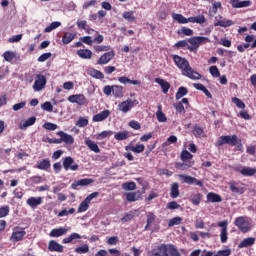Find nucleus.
Instances as JSON below:
<instances>
[{
    "label": "nucleus",
    "mask_w": 256,
    "mask_h": 256,
    "mask_svg": "<svg viewBox=\"0 0 256 256\" xmlns=\"http://www.w3.org/2000/svg\"><path fill=\"white\" fill-rule=\"evenodd\" d=\"M51 167V161L49 159H43L37 164V169H40L41 171H47Z\"/></svg>",
    "instance_id": "36"
},
{
    "label": "nucleus",
    "mask_w": 256,
    "mask_h": 256,
    "mask_svg": "<svg viewBox=\"0 0 256 256\" xmlns=\"http://www.w3.org/2000/svg\"><path fill=\"white\" fill-rule=\"evenodd\" d=\"M241 143V140L237 135L232 136H221L220 139L216 142L217 147H221V145H231L235 147Z\"/></svg>",
    "instance_id": "3"
},
{
    "label": "nucleus",
    "mask_w": 256,
    "mask_h": 256,
    "mask_svg": "<svg viewBox=\"0 0 256 256\" xmlns=\"http://www.w3.org/2000/svg\"><path fill=\"white\" fill-rule=\"evenodd\" d=\"M179 179L182 183H186L187 185H197L198 187H203V182L201 180H197V178L185 174L178 175Z\"/></svg>",
    "instance_id": "6"
},
{
    "label": "nucleus",
    "mask_w": 256,
    "mask_h": 256,
    "mask_svg": "<svg viewBox=\"0 0 256 256\" xmlns=\"http://www.w3.org/2000/svg\"><path fill=\"white\" fill-rule=\"evenodd\" d=\"M223 5L221 4V2H214L212 4V8L210 9V15H217V11L218 9H222Z\"/></svg>",
    "instance_id": "48"
},
{
    "label": "nucleus",
    "mask_w": 256,
    "mask_h": 256,
    "mask_svg": "<svg viewBox=\"0 0 256 256\" xmlns=\"http://www.w3.org/2000/svg\"><path fill=\"white\" fill-rule=\"evenodd\" d=\"M232 101L236 104V107H238V109H245V103H243L241 99L234 97L232 98Z\"/></svg>",
    "instance_id": "63"
},
{
    "label": "nucleus",
    "mask_w": 256,
    "mask_h": 256,
    "mask_svg": "<svg viewBox=\"0 0 256 256\" xmlns=\"http://www.w3.org/2000/svg\"><path fill=\"white\" fill-rule=\"evenodd\" d=\"M61 27V22L55 21L52 22L48 27L45 28V33H51V31Z\"/></svg>",
    "instance_id": "47"
},
{
    "label": "nucleus",
    "mask_w": 256,
    "mask_h": 256,
    "mask_svg": "<svg viewBox=\"0 0 256 256\" xmlns=\"http://www.w3.org/2000/svg\"><path fill=\"white\" fill-rule=\"evenodd\" d=\"M234 225L238 227V229L242 233H249L251 231V220L247 217L240 216L235 219Z\"/></svg>",
    "instance_id": "2"
},
{
    "label": "nucleus",
    "mask_w": 256,
    "mask_h": 256,
    "mask_svg": "<svg viewBox=\"0 0 256 256\" xmlns=\"http://www.w3.org/2000/svg\"><path fill=\"white\" fill-rule=\"evenodd\" d=\"M156 117L159 123H167V116H165V113H163V107L161 106V104L158 105Z\"/></svg>",
    "instance_id": "31"
},
{
    "label": "nucleus",
    "mask_w": 256,
    "mask_h": 256,
    "mask_svg": "<svg viewBox=\"0 0 256 256\" xmlns=\"http://www.w3.org/2000/svg\"><path fill=\"white\" fill-rule=\"evenodd\" d=\"M112 93L116 97H123V86L113 85Z\"/></svg>",
    "instance_id": "43"
},
{
    "label": "nucleus",
    "mask_w": 256,
    "mask_h": 256,
    "mask_svg": "<svg viewBox=\"0 0 256 256\" xmlns=\"http://www.w3.org/2000/svg\"><path fill=\"white\" fill-rule=\"evenodd\" d=\"M45 85H47V78L41 74H38L33 84L34 91H43Z\"/></svg>",
    "instance_id": "10"
},
{
    "label": "nucleus",
    "mask_w": 256,
    "mask_h": 256,
    "mask_svg": "<svg viewBox=\"0 0 256 256\" xmlns=\"http://www.w3.org/2000/svg\"><path fill=\"white\" fill-rule=\"evenodd\" d=\"M99 197V192H93L89 194L84 201H82L78 207V213H85L89 209V205H91V201L93 199H97Z\"/></svg>",
    "instance_id": "5"
},
{
    "label": "nucleus",
    "mask_w": 256,
    "mask_h": 256,
    "mask_svg": "<svg viewBox=\"0 0 256 256\" xmlns=\"http://www.w3.org/2000/svg\"><path fill=\"white\" fill-rule=\"evenodd\" d=\"M188 43L191 45V47H188V49L190 51H195V49H199V45L211 43V40L208 37L194 36L188 39Z\"/></svg>",
    "instance_id": "4"
},
{
    "label": "nucleus",
    "mask_w": 256,
    "mask_h": 256,
    "mask_svg": "<svg viewBox=\"0 0 256 256\" xmlns=\"http://www.w3.org/2000/svg\"><path fill=\"white\" fill-rule=\"evenodd\" d=\"M69 231V228L67 227H60V228H54L50 231V237H63V235H67V232Z\"/></svg>",
    "instance_id": "20"
},
{
    "label": "nucleus",
    "mask_w": 256,
    "mask_h": 256,
    "mask_svg": "<svg viewBox=\"0 0 256 256\" xmlns=\"http://www.w3.org/2000/svg\"><path fill=\"white\" fill-rule=\"evenodd\" d=\"M172 19L180 25H187V18L182 14L172 13Z\"/></svg>",
    "instance_id": "35"
},
{
    "label": "nucleus",
    "mask_w": 256,
    "mask_h": 256,
    "mask_svg": "<svg viewBox=\"0 0 256 256\" xmlns=\"http://www.w3.org/2000/svg\"><path fill=\"white\" fill-rule=\"evenodd\" d=\"M57 136L60 137L61 141H63V143L66 145H73V143H75V138L63 131L57 132Z\"/></svg>",
    "instance_id": "18"
},
{
    "label": "nucleus",
    "mask_w": 256,
    "mask_h": 256,
    "mask_svg": "<svg viewBox=\"0 0 256 256\" xmlns=\"http://www.w3.org/2000/svg\"><path fill=\"white\" fill-rule=\"evenodd\" d=\"M251 245H255V238L253 237L243 239L238 247L239 249H245V247H251Z\"/></svg>",
    "instance_id": "27"
},
{
    "label": "nucleus",
    "mask_w": 256,
    "mask_h": 256,
    "mask_svg": "<svg viewBox=\"0 0 256 256\" xmlns=\"http://www.w3.org/2000/svg\"><path fill=\"white\" fill-rule=\"evenodd\" d=\"M245 41L246 43H252L251 44V49H256V39H255V36L253 35H248L245 37Z\"/></svg>",
    "instance_id": "53"
},
{
    "label": "nucleus",
    "mask_w": 256,
    "mask_h": 256,
    "mask_svg": "<svg viewBox=\"0 0 256 256\" xmlns=\"http://www.w3.org/2000/svg\"><path fill=\"white\" fill-rule=\"evenodd\" d=\"M138 103L139 102H137V100L127 99L126 101H123L118 105V109L122 113H129V110L133 109V107H135V105H137Z\"/></svg>",
    "instance_id": "8"
},
{
    "label": "nucleus",
    "mask_w": 256,
    "mask_h": 256,
    "mask_svg": "<svg viewBox=\"0 0 256 256\" xmlns=\"http://www.w3.org/2000/svg\"><path fill=\"white\" fill-rule=\"evenodd\" d=\"M76 34L73 32H65L63 37H62V43L64 45H69L73 39H75Z\"/></svg>",
    "instance_id": "32"
},
{
    "label": "nucleus",
    "mask_w": 256,
    "mask_h": 256,
    "mask_svg": "<svg viewBox=\"0 0 256 256\" xmlns=\"http://www.w3.org/2000/svg\"><path fill=\"white\" fill-rule=\"evenodd\" d=\"M126 199L130 203H134L135 201H139V199H141V192L137 191V192L126 193Z\"/></svg>",
    "instance_id": "26"
},
{
    "label": "nucleus",
    "mask_w": 256,
    "mask_h": 256,
    "mask_svg": "<svg viewBox=\"0 0 256 256\" xmlns=\"http://www.w3.org/2000/svg\"><path fill=\"white\" fill-rule=\"evenodd\" d=\"M27 235V232H25V229L23 228H14L12 235L10 237V241L12 243H17L19 241H23V238Z\"/></svg>",
    "instance_id": "7"
},
{
    "label": "nucleus",
    "mask_w": 256,
    "mask_h": 256,
    "mask_svg": "<svg viewBox=\"0 0 256 256\" xmlns=\"http://www.w3.org/2000/svg\"><path fill=\"white\" fill-rule=\"evenodd\" d=\"M76 125H77V127H87L89 125V120L81 117L78 119Z\"/></svg>",
    "instance_id": "61"
},
{
    "label": "nucleus",
    "mask_w": 256,
    "mask_h": 256,
    "mask_svg": "<svg viewBox=\"0 0 256 256\" xmlns=\"http://www.w3.org/2000/svg\"><path fill=\"white\" fill-rule=\"evenodd\" d=\"M94 50H95L97 53H101V52H105V51H110V50H111V46H105V45H102V46H94Z\"/></svg>",
    "instance_id": "62"
},
{
    "label": "nucleus",
    "mask_w": 256,
    "mask_h": 256,
    "mask_svg": "<svg viewBox=\"0 0 256 256\" xmlns=\"http://www.w3.org/2000/svg\"><path fill=\"white\" fill-rule=\"evenodd\" d=\"M170 197H172V199H177V197H179V184L178 183H173L171 185Z\"/></svg>",
    "instance_id": "39"
},
{
    "label": "nucleus",
    "mask_w": 256,
    "mask_h": 256,
    "mask_svg": "<svg viewBox=\"0 0 256 256\" xmlns=\"http://www.w3.org/2000/svg\"><path fill=\"white\" fill-rule=\"evenodd\" d=\"M57 124L51 123V122H45L43 124V128L47 129V131H55L57 129Z\"/></svg>",
    "instance_id": "57"
},
{
    "label": "nucleus",
    "mask_w": 256,
    "mask_h": 256,
    "mask_svg": "<svg viewBox=\"0 0 256 256\" xmlns=\"http://www.w3.org/2000/svg\"><path fill=\"white\" fill-rule=\"evenodd\" d=\"M229 239V232L225 229H221L220 231V241L221 243H225Z\"/></svg>",
    "instance_id": "56"
},
{
    "label": "nucleus",
    "mask_w": 256,
    "mask_h": 256,
    "mask_svg": "<svg viewBox=\"0 0 256 256\" xmlns=\"http://www.w3.org/2000/svg\"><path fill=\"white\" fill-rule=\"evenodd\" d=\"M41 109L43 111H47L48 113L53 112V104H51V102L46 101L43 104H41Z\"/></svg>",
    "instance_id": "52"
},
{
    "label": "nucleus",
    "mask_w": 256,
    "mask_h": 256,
    "mask_svg": "<svg viewBox=\"0 0 256 256\" xmlns=\"http://www.w3.org/2000/svg\"><path fill=\"white\" fill-rule=\"evenodd\" d=\"M230 190L232 193H237L238 195H243V193H245V188L238 187L235 182L230 183Z\"/></svg>",
    "instance_id": "40"
},
{
    "label": "nucleus",
    "mask_w": 256,
    "mask_h": 256,
    "mask_svg": "<svg viewBox=\"0 0 256 256\" xmlns=\"http://www.w3.org/2000/svg\"><path fill=\"white\" fill-rule=\"evenodd\" d=\"M77 55L80 59H91V57H93V52L89 49H80L77 51Z\"/></svg>",
    "instance_id": "30"
},
{
    "label": "nucleus",
    "mask_w": 256,
    "mask_h": 256,
    "mask_svg": "<svg viewBox=\"0 0 256 256\" xmlns=\"http://www.w3.org/2000/svg\"><path fill=\"white\" fill-rule=\"evenodd\" d=\"M85 145L88 147V149H90V151H93L94 153H101V149H99L97 143L90 138H85Z\"/></svg>",
    "instance_id": "23"
},
{
    "label": "nucleus",
    "mask_w": 256,
    "mask_h": 256,
    "mask_svg": "<svg viewBox=\"0 0 256 256\" xmlns=\"http://www.w3.org/2000/svg\"><path fill=\"white\" fill-rule=\"evenodd\" d=\"M155 83H158L160 87L162 88L163 93H168L171 85L169 82L165 81L164 79L161 78H156Z\"/></svg>",
    "instance_id": "29"
},
{
    "label": "nucleus",
    "mask_w": 256,
    "mask_h": 256,
    "mask_svg": "<svg viewBox=\"0 0 256 256\" xmlns=\"http://www.w3.org/2000/svg\"><path fill=\"white\" fill-rule=\"evenodd\" d=\"M3 58L5 59V61H7L8 63H11V61H13V59H15V52H11V51H6L3 54Z\"/></svg>",
    "instance_id": "51"
},
{
    "label": "nucleus",
    "mask_w": 256,
    "mask_h": 256,
    "mask_svg": "<svg viewBox=\"0 0 256 256\" xmlns=\"http://www.w3.org/2000/svg\"><path fill=\"white\" fill-rule=\"evenodd\" d=\"M230 4L233 9H243L245 7H251L253 2L251 0H230Z\"/></svg>",
    "instance_id": "12"
},
{
    "label": "nucleus",
    "mask_w": 256,
    "mask_h": 256,
    "mask_svg": "<svg viewBox=\"0 0 256 256\" xmlns=\"http://www.w3.org/2000/svg\"><path fill=\"white\" fill-rule=\"evenodd\" d=\"M69 103H76V105H87V97L84 94H74L68 97Z\"/></svg>",
    "instance_id": "9"
},
{
    "label": "nucleus",
    "mask_w": 256,
    "mask_h": 256,
    "mask_svg": "<svg viewBox=\"0 0 256 256\" xmlns=\"http://www.w3.org/2000/svg\"><path fill=\"white\" fill-rule=\"evenodd\" d=\"M207 200L210 201V203H221V201H223V198H221L219 194L210 192L207 194Z\"/></svg>",
    "instance_id": "34"
},
{
    "label": "nucleus",
    "mask_w": 256,
    "mask_h": 256,
    "mask_svg": "<svg viewBox=\"0 0 256 256\" xmlns=\"http://www.w3.org/2000/svg\"><path fill=\"white\" fill-rule=\"evenodd\" d=\"M9 215V206H2L0 208V219Z\"/></svg>",
    "instance_id": "64"
},
{
    "label": "nucleus",
    "mask_w": 256,
    "mask_h": 256,
    "mask_svg": "<svg viewBox=\"0 0 256 256\" xmlns=\"http://www.w3.org/2000/svg\"><path fill=\"white\" fill-rule=\"evenodd\" d=\"M83 237H81V235H79V233H72L69 237H66L62 240V243H64V245H67L69 243H73V241H75V239H82Z\"/></svg>",
    "instance_id": "38"
},
{
    "label": "nucleus",
    "mask_w": 256,
    "mask_h": 256,
    "mask_svg": "<svg viewBox=\"0 0 256 256\" xmlns=\"http://www.w3.org/2000/svg\"><path fill=\"white\" fill-rule=\"evenodd\" d=\"M115 57V52L109 51L104 53L97 61L98 65H107Z\"/></svg>",
    "instance_id": "17"
},
{
    "label": "nucleus",
    "mask_w": 256,
    "mask_h": 256,
    "mask_svg": "<svg viewBox=\"0 0 256 256\" xmlns=\"http://www.w3.org/2000/svg\"><path fill=\"white\" fill-rule=\"evenodd\" d=\"M235 171H237L244 177H253V175L256 174V168L247 167V166L237 167L235 168Z\"/></svg>",
    "instance_id": "13"
},
{
    "label": "nucleus",
    "mask_w": 256,
    "mask_h": 256,
    "mask_svg": "<svg viewBox=\"0 0 256 256\" xmlns=\"http://www.w3.org/2000/svg\"><path fill=\"white\" fill-rule=\"evenodd\" d=\"M209 71L212 77H221V73L219 72V68H217V66H211Z\"/></svg>",
    "instance_id": "60"
},
{
    "label": "nucleus",
    "mask_w": 256,
    "mask_h": 256,
    "mask_svg": "<svg viewBox=\"0 0 256 256\" xmlns=\"http://www.w3.org/2000/svg\"><path fill=\"white\" fill-rule=\"evenodd\" d=\"M92 183H95V180H93V178H84V179H80V180L72 183L71 187L73 189L77 190L78 187H87L88 185H91Z\"/></svg>",
    "instance_id": "14"
},
{
    "label": "nucleus",
    "mask_w": 256,
    "mask_h": 256,
    "mask_svg": "<svg viewBox=\"0 0 256 256\" xmlns=\"http://www.w3.org/2000/svg\"><path fill=\"white\" fill-rule=\"evenodd\" d=\"M63 167L65 171H77L79 169V165L75 163V160L70 156L63 158Z\"/></svg>",
    "instance_id": "11"
},
{
    "label": "nucleus",
    "mask_w": 256,
    "mask_h": 256,
    "mask_svg": "<svg viewBox=\"0 0 256 256\" xmlns=\"http://www.w3.org/2000/svg\"><path fill=\"white\" fill-rule=\"evenodd\" d=\"M111 135H113V131L109 130V131H103L101 133H99L96 137V139L100 140V139H105L107 137H111Z\"/></svg>",
    "instance_id": "59"
},
{
    "label": "nucleus",
    "mask_w": 256,
    "mask_h": 256,
    "mask_svg": "<svg viewBox=\"0 0 256 256\" xmlns=\"http://www.w3.org/2000/svg\"><path fill=\"white\" fill-rule=\"evenodd\" d=\"M157 219V216L153 214V212H149L147 214V224H146V229L151 227L153 223H155V220Z\"/></svg>",
    "instance_id": "44"
},
{
    "label": "nucleus",
    "mask_w": 256,
    "mask_h": 256,
    "mask_svg": "<svg viewBox=\"0 0 256 256\" xmlns=\"http://www.w3.org/2000/svg\"><path fill=\"white\" fill-rule=\"evenodd\" d=\"M235 23L233 22V20H229V19H222L219 20L218 17L215 18V22H214V27H231V25H234Z\"/></svg>",
    "instance_id": "21"
},
{
    "label": "nucleus",
    "mask_w": 256,
    "mask_h": 256,
    "mask_svg": "<svg viewBox=\"0 0 256 256\" xmlns=\"http://www.w3.org/2000/svg\"><path fill=\"white\" fill-rule=\"evenodd\" d=\"M35 121H37V118L35 116H32L28 118L26 121L20 122L19 129H21L22 131H25L27 127H31L32 125H35Z\"/></svg>",
    "instance_id": "25"
},
{
    "label": "nucleus",
    "mask_w": 256,
    "mask_h": 256,
    "mask_svg": "<svg viewBox=\"0 0 256 256\" xmlns=\"http://www.w3.org/2000/svg\"><path fill=\"white\" fill-rule=\"evenodd\" d=\"M88 75H90V77H93L94 79H104L105 75L103 74V72L97 70V69H89L88 70Z\"/></svg>",
    "instance_id": "33"
},
{
    "label": "nucleus",
    "mask_w": 256,
    "mask_h": 256,
    "mask_svg": "<svg viewBox=\"0 0 256 256\" xmlns=\"http://www.w3.org/2000/svg\"><path fill=\"white\" fill-rule=\"evenodd\" d=\"M183 218L181 217H174L168 222V227H175V225H181Z\"/></svg>",
    "instance_id": "50"
},
{
    "label": "nucleus",
    "mask_w": 256,
    "mask_h": 256,
    "mask_svg": "<svg viewBox=\"0 0 256 256\" xmlns=\"http://www.w3.org/2000/svg\"><path fill=\"white\" fill-rule=\"evenodd\" d=\"M181 159L182 161H189V159H193V154H191L189 151L184 150L181 153Z\"/></svg>",
    "instance_id": "58"
},
{
    "label": "nucleus",
    "mask_w": 256,
    "mask_h": 256,
    "mask_svg": "<svg viewBox=\"0 0 256 256\" xmlns=\"http://www.w3.org/2000/svg\"><path fill=\"white\" fill-rule=\"evenodd\" d=\"M123 19L128 21V23H135L137 18L135 17V11H125L122 14Z\"/></svg>",
    "instance_id": "28"
},
{
    "label": "nucleus",
    "mask_w": 256,
    "mask_h": 256,
    "mask_svg": "<svg viewBox=\"0 0 256 256\" xmlns=\"http://www.w3.org/2000/svg\"><path fill=\"white\" fill-rule=\"evenodd\" d=\"M42 204H43V197L41 196L39 197L32 196L26 200V205H29L31 209H37V207Z\"/></svg>",
    "instance_id": "15"
},
{
    "label": "nucleus",
    "mask_w": 256,
    "mask_h": 256,
    "mask_svg": "<svg viewBox=\"0 0 256 256\" xmlns=\"http://www.w3.org/2000/svg\"><path fill=\"white\" fill-rule=\"evenodd\" d=\"M137 211H131L128 212L123 218H122V222L123 223H127L128 221H131L135 215H136Z\"/></svg>",
    "instance_id": "54"
},
{
    "label": "nucleus",
    "mask_w": 256,
    "mask_h": 256,
    "mask_svg": "<svg viewBox=\"0 0 256 256\" xmlns=\"http://www.w3.org/2000/svg\"><path fill=\"white\" fill-rule=\"evenodd\" d=\"M111 115V111L103 110L102 112L93 116L92 121L94 123H101V121H105Z\"/></svg>",
    "instance_id": "19"
},
{
    "label": "nucleus",
    "mask_w": 256,
    "mask_h": 256,
    "mask_svg": "<svg viewBox=\"0 0 256 256\" xmlns=\"http://www.w3.org/2000/svg\"><path fill=\"white\" fill-rule=\"evenodd\" d=\"M114 139L116 141H125V139H129V133L127 131L117 132Z\"/></svg>",
    "instance_id": "41"
},
{
    "label": "nucleus",
    "mask_w": 256,
    "mask_h": 256,
    "mask_svg": "<svg viewBox=\"0 0 256 256\" xmlns=\"http://www.w3.org/2000/svg\"><path fill=\"white\" fill-rule=\"evenodd\" d=\"M75 253H79V255L89 253V245L84 244L83 246H79V247L75 248Z\"/></svg>",
    "instance_id": "49"
},
{
    "label": "nucleus",
    "mask_w": 256,
    "mask_h": 256,
    "mask_svg": "<svg viewBox=\"0 0 256 256\" xmlns=\"http://www.w3.org/2000/svg\"><path fill=\"white\" fill-rule=\"evenodd\" d=\"M195 165L194 161H188L184 163H177L176 164V169H179L180 171H187L190 167H193Z\"/></svg>",
    "instance_id": "37"
},
{
    "label": "nucleus",
    "mask_w": 256,
    "mask_h": 256,
    "mask_svg": "<svg viewBox=\"0 0 256 256\" xmlns=\"http://www.w3.org/2000/svg\"><path fill=\"white\" fill-rule=\"evenodd\" d=\"M151 256H169V254L165 253L164 248H162L161 246H158L157 249H154L152 251Z\"/></svg>",
    "instance_id": "45"
},
{
    "label": "nucleus",
    "mask_w": 256,
    "mask_h": 256,
    "mask_svg": "<svg viewBox=\"0 0 256 256\" xmlns=\"http://www.w3.org/2000/svg\"><path fill=\"white\" fill-rule=\"evenodd\" d=\"M48 249L51 252H56V253H63V245L59 244L55 240H51L48 244Z\"/></svg>",
    "instance_id": "22"
},
{
    "label": "nucleus",
    "mask_w": 256,
    "mask_h": 256,
    "mask_svg": "<svg viewBox=\"0 0 256 256\" xmlns=\"http://www.w3.org/2000/svg\"><path fill=\"white\" fill-rule=\"evenodd\" d=\"M187 93H189V90H187V88L185 87H180L176 93V99L179 101V99H183V97H185V95H187Z\"/></svg>",
    "instance_id": "46"
},
{
    "label": "nucleus",
    "mask_w": 256,
    "mask_h": 256,
    "mask_svg": "<svg viewBox=\"0 0 256 256\" xmlns=\"http://www.w3.org/2000/svg\"><path fill=\"white\" fill-rule=\"evenodd\" d=\"M122 189L124 191H135L137 184H135V182H125L122 184Z\"/></svg>",
    "instance_id": "42"
},
{
    "label": "nucleus",
    "mask_w": 256,
    "mask_h": 256,
    "mask_svg": "<svg viewBox=\"0 0 256 256\" xmlns=\"http://www.w3.org/2000/svg\"><path fill=\"white\" fill-rule=\"evenodd\" d=\"M126 151H132L133 153H143L145 151V145L137 144L134 146L133 144H129L125 147Z\"/></svg>",
    "instance_id": "24"
},
{
    "label": "nucleus",
    "mask_w": 256,
    "mask_h": 256,
    "mask_svg": "<svg viewBox=\"0 0 256 256\" xmlns=\"http://www.w3.org/2000/svg\"><path fill=\"white\" fill-rule=\"evenodd\" d=\"M160 247L164 249V253H167V255L181 256L179 250H177V248H175V246L172 244H161Z\"/></svg>",
    "instance_id": "16"
},
{
    "label": "nucleus",
    "mask_w": 256,
    "mask_h": 256,
    "mask_svg": "<svg viewBox=\"0 0 256 256\" xmlns=\"http://www.w3.org/2000/svg\"><path fill=\"white\" fill-rule=\"evenodd\" d=\"M75 213V208H71L69 210L63 209L58 213V217H67V215H73Z\"/></svg>",
    "instance_id": "55"
},
{
    "label": "nucleus",
    "mask_w": 256,
    "mask_h": 256,
    "mask_svg": "<svg viewBox=\"0 0 256 256\" xmlns=\"http://www.w3.org/2000/svg\"><path fill=\"white\" fill-rule=\"evenodd\" d=\"M173 61L178 69L182 70V75H184L185 77H189V79H201V74L191 68L187 59L179 55H174Z\"/></svg>",
    "instance_id": "1"
}]
</instances>
